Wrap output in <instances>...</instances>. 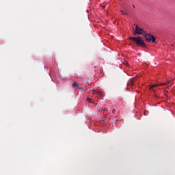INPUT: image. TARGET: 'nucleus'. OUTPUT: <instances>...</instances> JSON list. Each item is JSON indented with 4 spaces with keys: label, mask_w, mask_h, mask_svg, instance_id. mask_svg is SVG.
Segmentation results:
<instances>
[{
    "label": "nucleus",
    "mask_w": 175,
    "mask_h": 175,
    "mask_svg": "<svg viewBox=\"0 0 175 175\" xmlns=\"http://www.w3.org/2000/svg\"><path fill=\"white\" fill-rule=\"evenodd\" d=\"M143 36L145 38L146 42H148V43H150V42L155 43V37H154L152 34L145 32Z\"/></svg>",
    "instance_id": "obj_2"
},
{
    "label": "nucleus",
    "mask_w": 175,
    "mask_h": 175,
    "mask_svg": "<svg viewBox=\"0 0 175 175\" xmlns=\"http://www.w3.org/2000/svg\"><path fill=\"white\" fill-rule=\"evenodd\" d=\"M155 87H158V85H152L149 90H150V91H152L153 92H155V90H154V88H155Z\"/></svg>",
    "instance_id": "obj_4"
},
{
    "label": "nucleus",
    "mask_w": 175,
    "mask_h": 175,
    "mask_svg": "<svg viewBox=\"0 0 175 175\" xmlns=\"http://www.w3.org/2000/svg\"><path fill=\"white\" fill-rule=\"evenodd\" d=\"M154 96H157V94H154Z\"/></svg>",
    "instance_id": "obj_11"
},
{
    "label": "nucleus",
    "mask_w": 175,
    "mask_h": 175,
    "mask_svg": "<svg viewBox=\"0 0 175 175\" xmlns=\"http://www.w3.org/2000/svg\"><path fill=\"white\" fill-rule=\"evenodd\" d=\"M167 84H169V82L162 83L160 85H167Z\"/></svg>",
    "instance_id": "obj_8"
},
{
    "label": "nucleus",
    "mask_w": 175,
    "mask_h": 175,
    "mask_svg": "<svg viewBox=\"0 0 175 175\" xmlns=\"http://www.w3.org/2000/svg\"><path fill=\"white\" fill-rule=\"evenodd\" d=\"M133 8H135V5H133Z\"/></svg>",
    "instance_id": "obj_10"
},
{
    "label": "nucleus",
    "mask_w": 175,
    "mask_h": 175,
    "mask_svg": "<svg viewBox=\"0 0 175 175\" xmlns=\"http://www.w3.org/2000/svg\"><path fill=\"white\" fill-rule=\"evenodd\" d=\"M120 12H121L122 16H128V13H126L125 11L121 10Z\"/></svg>",
    "instance_id": "obj_7"
},
{
    "label": "nucleus",
    "mask_w": 175,
    "mask_h": 175,
    "mask_svg": "<svg viewBox=\"0 0 175 175\" xmlns=\"http://www.w3.org/2000/svg\"><path fill=\"white\" fill-rule=\"evenodd\" d=\"M93 94H94V95H100V96H102V94H100V92L97 90H93Z\"/></svg>",
    "instance_id": "obj_6"
},
{
    "label": "nucleus",
    "mask_w": 175,
    "mask_h": 175,
    "mask_svg": "<svg viewBox=\"0 0 175 175\" xmlns=\"http://www.w3.org/2000/svg\"><path fill=\"white\" fill-rule=\"evenodd\" d=\"M129 40H132L135 43L137 46H139V47H146V43L144 42V40L140 37H129Z\"/></svg>",
    "instance_id": "obj_1"
},
{
    "label": "nucleus",
    "mask_w": 175,
    "mask_h": 175,
    "mask_svg": "<svg viewBox=\"0 0 175 175\" xmlns=\"http://www.w3.org/2000/svg\"><path fill=\"white\" fill-rule=\"evenodd\" d=\"M72 88H79V83H77V82H74L72 83Z\"/></svg>",
    "instance_id": "obj_5"
},
{
    "label": "nucleus",
    "mask_w": 175,
    "mask_h": 175,
    "mask_svg": "<svg viewBox=\"0 0 175 175\" xmlns=\"http://www.w3.org/2000/svg\"><path fill=\"white\" fill-rule=\"evenodd\" d=\"M92 100L91 99V98H87V102H91Z\"/></svg>",
    "instance_id": "obj_9"
},
{
    "label": "nucleus",
    "mask_w": 175,
    "mask_h": 175,
    "mask_svg": "<svg viewBox=\"0 0 175 175\" xmlns=\"http://www.w3.org/2000/svg\"><path fill=\"white\" fill-rule=\"evenodd\" d=\"M144 33H146V31H144L143 28L139 27V25H136L134 35H142V36H144Z\"/></svg>",
    "instance_id": "obj_3"
}]
</instances>
